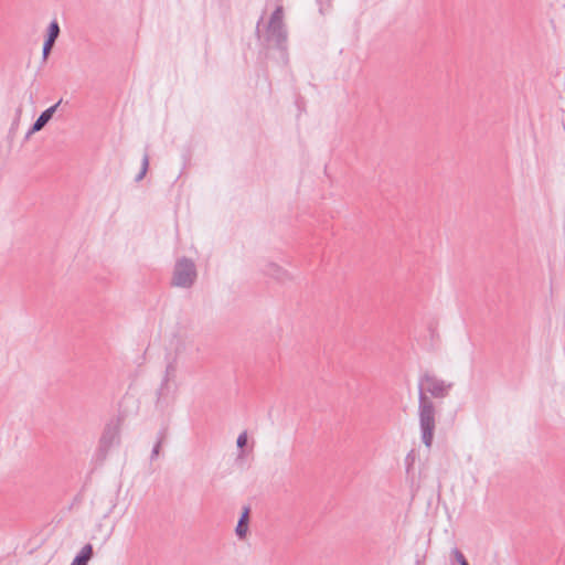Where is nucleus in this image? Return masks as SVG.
Listing matches in <instances>:
<instances>
[{"label":"nucleus","mask_w":565,"mask_h":565,"mask_svg":"<svg viewBox=\"0 0 565 565\" xmlns=\"http://www.w3.org/2000/svg\"><path fill=\"white\" fill-rule=\"evenodd\" d=\"M451 382H446L430 372L423 373L418 379V423L420 440L430 448L436 428V406L430 397L439 399L449 395Z\"/></svg>","instance_id":"1"},{"label":"nucleus","mask_w":565,"mask_h":565,"mask_svg":"<svg viewBox=\"0 0 565 565\" xmlns=\"http://www.w3.org/2000/svg\"><path fill=\"white\" fill-rule=\"evenodd\" d=\"M198 277L194 262L189 257H181L175 262L171 285L180 288H191Z\"/></svg>","instance_id":"2"},{"label":"nucleus","mask_w":565,"mask_h":565,"mask_svg":"<svg viewBox=\"0 0 565 565\" xmlns=\"http://www.w3.org/2000/svg\"><path fill=\"white\" fill-rule=\"evenodd\" d=\"M119 443V427L114 424H108L99 439L98 457L105 459L110 448Z\"/></svg>","instance_id":"3"},{"label":"nucleus","mask_w":565,"mask_h":565,"mask_svg":"<svg viewBox=\"0 0 565 565\" xmlns=\"http://www.w3.org/2000/svg\"><path fill=\"white\" fill-rule=\"evenodd\" d=\"M287 30L285 25L267 26L266 42L282 53L287 52Z\"/></svg>","instance_id":"4"},{"label":"nucleus","mask_w":565,"mask_h":565,"mask_svg":"<svg viewBox=\"0 0 565 565\" xmlns=\"http://www.w3.org/2000/svg\"><path fill=\"white\" fill-rule=\"evenodd\" d=\"M62 99H60L56 104L53 106L46 108L43 110L40 116L36 118V120L32 124V131H40L44 128V126L52 119L54 113L61 105Z\"/></svg>","instance_id":"5"},{"label":"nucleus","mask_w":565,"mask_h":565,"mask_svg":"<svg viewBox=\"0 0 565 565\" xmlns=\"http://www.w3.org/2000/svg\"><path fill=\"white\" fill-rule=\"evenodd\" d=\"M249 513L250 508L244 507L243 511L241 513V516L237 521L235 533L238 536V539H245L247 531H248V523H249Z\"/></svg>","instance_id":"6"},{"label":"nucleus","mask_w":565,"mask_h":565,"mask_svg":"<svg viewBox=\"0 0 565 565\" xmlns=\"http://www.w3.org/2000/svg\"><path fill=\"white\" fill-rule=\"evenodd\" d=\"M93 554L94 551L92 544H85L76 554L71 565H87L88 561L93 557Z\"/></svg>","instance_id":"7"},{"label":"nucleus","mask_w":565,"mask_h":565,"mask_svg":"<svg viewBox=\"0 0 565 565\" xmlns=\"http://www.w3.org/2000/svg\"><path fill=\"white\" fill-rule=\"evenodd\" d=\"M265 274L274 277L275 279L279 280V281H285L288 274L285 269H282L281 267H279L277 264H274V263H270L267 265L266 269H265Z\"/></svg>","instance_id":"8"},{"label":"nucleus","mask_w":565,"mask_h":565,"mask_svg":"<svg viewBox=\"0 0 565 565\" xmlns=\"http://www.w3.org/2000/svg\"><path fill=\"white\" fill-rule=\"evenodd\" d=\"M285 25L282 7L278 6L270 15L267 26Z\"/></svg>","instance_id":"9"},{"label":"nucleus","mask_w":565,"mask_h":565,"mask_svg":"<svg viewBox=\"0 0 565 565\" xmlns=\"http://www.w3.org/2000/svg\"><path fill=\"white\" fill-rule=\"evenodd\" d=\"M60 34V25L56 20H53L47 28V35L45 40L55 42Z\"/></svg>","instance_id":"10"},{"label":"nucleus","mask_w":565,"mask_h":565,"mask_svg":"<svg viewBox=\"0 0 565 565\" xmlns=\"http://www.w3.org/2000/svg\"><path fill=\"white\" fill-rule=\"evenodd\" d=\"M148 168H149V154H148V152H145V154L142 157V161H141V169L135 178L136 182H139L145 178V175L148 171Z\"/></svg>","instance_id":"11"},{"label":"nucleus","mask_w":565,"mask_h":565,"mask_svg":"<svg viewBox=\"0 0 565 565\" xmlns=\"http://www.w3.org/2000/svg\"><path fill=\"white\" fill-rule=\"evenodd\" d=\"M54 43L55 42H53V41L44 40L43 47H42V58H43V61H46V58L49 57Z\"/></svg>","instance_id":"12"},{"label":"nucleus","mask_w":565,"mask_h":565,"mask_svg":"<svg viewBox=\"0 0 565 565\" xmlns=\"http://www.w3.org/2000/svg\"><path fill=\"white\" fill-rule=\"evenodd\" d=\"M451 554L459 565L468 564V561L466 559L465 555L457 547L452 548Z\"/></svg>","instance_id":"13"},{"label":"nucleus","mask_w":565,"mask_h":565,"mask_svg":"<svg viewBox=\"0 0 565 565\" xmlns=\"http://www.w3.org/2000/svg\"><path fill=\"white\" fill-rule=\"evenodd\" d=\"M173 371H174L173 365H172V364H169V365L167 366V370H166L164 379H163V381H162V383H161V386H160V388H159V391H158V394H159V395H162L163 387H164V386L168 384V382H169V374H170V372H173Z\"/></svg>","instance_id":"14"},{"label":"nucleus","mask_w":565,"mask_h":565,"mask_svg":"<svg viewBox=\"0 0 565 565\" xmlns=\"http://www.w3.org/2000/svg\"><path fill=\"white\" fill-rule=\"evenodd\" d=\"M246 444H247V433L243 431L238 435L236 445H237V448H239L243 451V448L246 446Z\"/></svg>","instance_id":"15"},{"label":"nucleus","mask_w":565,"mask_h":565,"mask_svg":"<svg viewBox=\"0 0 565 565\" xmlns=\"http://www.w3.org/2000/svg\"><path fill=\"white\" fill-rule=\"evenodd\" d=\"M168 436V427H162L157 434V441H160V445H163L164 440Z\"/></svg>","instance_id":"16"},{"label":"nucleus","mask_w":565,"mask_h":565,"mask_svg":"<svg viewBox=\"0 0 565 565\" xmlns=\"http://www.w3.org/2000/svg\"><path fill=\"white\" fill-rule=\"evenodd\" d=\"M162 445H160V441H156L152 450H151V455H150V460H154L158 456H159V452H160V448H161Z\"/></svg>","instance_id":"17"},{"label":"nucleus","mask_w":565,"mask_h":565,"mask_svg":"<svg viewBox=\"0 0 565 565\" xmlns=\"http://www.w3.org/2000/svg\"><path fill=\"white\" fill-rule=\"evenodd\" d=\"M263 21V15L260 17V19L258 20L257 24H256V35L259 38L260 36V23Z\"/></svg>","instance_id":"18"},{"label":"nucleus","mask_w":565,"mask_h":565,"mask_svg":"<svg viewBox=\"0 0 565 565\" xmlns=\"http://www.w3.org/2000/svg\"><path fill=\"white\" fill-rule=\"evenodd\" d=\"M36 131H32V126L30 127V129L28 130L26 135H25V139H29L31 137V135L35 134Z\"/></svg>","instance_id":"19"},{"label":"nucleus","mask_w":565,"mask_h":565,"mask_svg":"<svg viewBox=\"0 0 565 565\" xmlns=\"http://www.w3.org/2000/svg\"><path fill=\"white\" fill-rule=\"evenodd\" d=\"M414 565H423V561H422V559H419V558H417V559L415 561V564H414Z\"/></svg>","instance_id":"20"},{"label":"nucleus","mask_w":565,"mask_h":565,"mask_svg":"<svg viewBox=\"0 0 565 565\" xmlns=\"http://www.w3.org/2000/svg\"><path fill=\"white\" fill-rule=\"evenodd\" d=\"M21 114V109L19 108L18 111H17V116L19 117Z\"/></svg>","instance_id":"21"},{"label":"nucleus","mask_w":565,"mask_h":565,"mask_svg":"<svg viewBox=\"0 0 565 565\" xmlns=\"http://www.w3.org/2000/svg\"><path fill=\"white\" fill-rule=\"evenodd\" d=\"M462 565H469V563L468 564H462Z\"/></svg>","instance_id":"22"}]
</instances>
